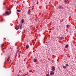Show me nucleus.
I'll list each match as a JSON object with an SVG mask.
<instances>
[{"label":"nucleus","instance_id":"1","mask_svg":"<svg viewBox=\"0 0 76 76\" xmlns=\"http://www.w3.org/2000/svg\"><path fill=\"white\" fill-rule=\"evenodd\" d=\"M5 13L7 15H9L11 14V11L10 10V11H7L5 12Z\"/></svg>","mask_w":76,"mask_h":76},{"label":"nucleus","instance_id":"2","mask_svg":"<svg viewBox=\"0 0 76 76\" xmlns=\"http://www.w3.org/2000/svg\"><path fill=\"white\" fill-rule=\"evenodd\" d=\"M52 71H54L56 70V69H55V67L54 66H53L52 68Z\"/></svg>","mask_w":76,"mask_h":76},{"label":"nucleus","instance_id":"3","mask_svg":"<svg viewBox=\"0 0 76 76\" xmlns=\"http://www.w3.org/2000/svg\"><path fill=\"white\" fill-rule=\"evenodd\" d=\"M54 73L53 71H51L50 73V75L51 76H53V75H54Z\"/></svg>","mask_w":76,"mask_h":76},{"label":"nucleus","instance_id":"4","mask_svg":"<svg viewBox=\"0 0 76 76\" xmlns=\"http://www.w3.org/2000/svg\"><path fill=\"white\" fill-rule=\"evenodd\" d=\"M59 9H63V7H62V6L61 5V6H59Z\"/></svg>","mask_w":76,"mask_h":76},{"label":"nucleus","instance_id":"5","mask_svg":"<svg viewBox=\"0 0 76 76\" xmlns=\"http://www.w3.org/2000/svg\"><path fill=\"white\" fill-rule=\"evenodd\" d=\"M19 26H18L17 27H16L15 29H16V30H18L19 29Z\"/></svg>","mask_w":76,"mask_h":76},{"label":"nucleus","instance_id":"6","mask_svg":"<svg viewBox=\"0 0 76 76\" xmlns=\"http://www.w3.org/2000/svg\"><path fill=\"white\" fill-rule=\"evenodd\" d=\"M63 39H64V37H61L59 38V39H60V40H62Z\"/></svg>","mask_w":76,"mask_h":76},{"label":"nucleus","instance_id":"7","mask_svg":"<svg viewBox=\"0 0 76 76\" xmlns=\"http://www.w3.org/2000/svg\"><path fill=\"white\" fill-rule=\"evenodd\" d=\"M68 47H69V45L67 44L65 46V48H68Z\"/></svg>","mask_w":76,"mask_h":76},{"label":"nucleus","instance_id":"8","mask_svg":"<svg viewBox=\"0 0 76 76\" xmlns=\"http://www.w3.org/2000/svg\"><path fill=\"white\" fill-rule=\"evenodd\" d=\"M66 27L67 28H69L70 27V25H68L66 26Z\"/></svg>","mask_w":76,"mask_h":76},{"label":"nucleus","instance_id":"9","mask_svg":"<svg viewBox=\"0 0 76 76\" xmlns=\"http://www.w3.org/2000/svg\"><path fill=\"white\" fill-rule=\"evenodd\" d=\"M26 48H29V45H27L26 46Z\"/></svg>","mask_w":76,"mask_h":76},{"label":"nucleus","instance_id":"10","mask_svg":"<svg viewBox=\"0 0 76 76\" xmlns=\"http://www.w3.org/2000/svg\"><path fill=\"white\" fill-rule=\"evenodd\" d=\"M21 10H17V12H20Z\"/></svg>","mask_w":76,"mask_h":76},{"label":"nucleus","instance_id":"11","mask_svg":"<svg viewBox=\"0 0 76 76\" xmlns=\"http://www.w3.org/2000/svg\"><path fill=\"white\" fill-rule=\"evenodd\" d=\"M21 22H22V23H23L24 22V20L22 19Z\"/></svg>","mask_w":76,"mask_h":76},{"label":"nucleus","instance_id":"12","mask_svg":"<svg viewBox=\"0 0 76 76\" xmlns=\"http://www.w3.org/2000/svg\"><path fill=\"white\" fill-rule=\"evenodd\" d=\"M30 13H31V12H30V11H28V14L29 15Z\"/></svg>","mask_w":76,"mask_h":76},{"label":"nucleus","instance_id":"13","mask_svg":"<svg viewBox=\"0 0 76 76\" xmlns=\"http://www.w3.org/2000/svg\"><path fill=\"white\" fill-rule=\"evenodd\" d=\"M67 1L66 0H64V3H65V4H66L67 3Z\"/></svg>","mask_w":76,"mask_h":76},{"label":"nucleus","instance_id":"14","mask_svg":"<svg viewBox=\"0 0 76 76\" xmlns=\"http://www.w3.org/2000/svg\"><path fill=\"white\" fill-rule=\"evenodd\" d=\"M34 62H35L36 61H37V59H34Z\"/></svg>","mask_w":76,"mask_h":76},{"label":"nucleus","instance_id":"15","mask_svg":"<svg viewBox=\"0 0 76 76\" xmlns=\"http://www.w3.org/2000/svg\"><path fill=\"white\" fill-rule=\"evenodd\" d=\"M63 67L64 69H66V66H63Z\"/></svg>","mask_w":76,"mask_h":76},{"label":"nucleus","instance_id":"16","mask_svg":"<svg viewBox=\"0 0 76 76\" xmlns=\"http://www.w3.org/2000/svg\"><path fill=\"white\" fill-rule=\"evenodd\" d=\"M29 71L30 72H32V70H29Z\"/></svg>","mask_w":76,"mask_h":76},{"label":"nucleus","instance_id":"17","mask_svg":"<svg viewBox=\"0 0 76 76\" xmlns=\"http://www.w3.org/2000/svg\"><path fill=\"white\" fill-rule=\"evenodd\" d=\"M7 59H8V60H10V57L8 56V58Z\"/></svg>","mask_w":76,"mask_h":76},{"label":"nucleus","instance_id":"18","mask_svg":"<svg viewBox=\"0 0 76 76\" xmlns=\"http://www.w3.org/2000/svg\"><path fill=\"white\" fill-rule=\"evenodd\" d=\"M19 27H20V28L21 29V27H22V26L20 25H19Z\"/></svg>","mask_w":76,"mask_h":76},{"label":"nucleus","instance_id":"19","mask_svg":"<svg viewBox=\"0 0 76 76\" xmlns=\"http://www.w3.org/2000/svg\"><path fill=\"white\" fill-rule=\"evenodd\" d=\"M51 61H52V62L54 63V61L52 60Z\"/></svg>","mask_w":76,"mask_h":76},{"label":"nucleus","instance_id":"20","mask_svg":"<svg viewBox=\"0 0 76 76\" xmlns=\"http://www.w3.org/2000/svg\"><path fill=\"white\" fill-rule=\"evenodd\" d=\"M66 66H69V65H68V64H66Z\"/></svg>","mask_w":76,"mask_h":76},{"label":"nucleus","instance_id":"21","mask_svg":"<svg viewBox=\"0 0 76 76\" xmlns=\"http://www.w3.org/2000/svg\"><path fill=\"white\" fill-rule=\"evenodd\" d=\"M2 21H3V20H0V22H2Z\"/></svg>","mask_w":76,"mask_h":76},{"label":"nucleus","instance_id":"22","mask_svg":"<svg viewBox=\"0 0 76 76\" xmlns=\"http://www.w3.org/2000/svg\"><path fill=\"white\" fill-rule=\"evenodd\" d=\"M46 76H49V74H47L46 75Z\"/></svg>","mask_w":76,"mask_h":76},{"label":"nucleus","instance_id":"23","mask_svg":"<svg viewBox=\"0 0 76 76\" xmlns=\"http://www.w3.org/2000/svg\"><path fill=\"white\" fill-rule=\"evenodd\" d=\"M7 61H9V59H7Z\"/></svg>","mask_w":76,"mask_h":76},{"label":"nucleus","instance_id":"24","mask_svg":"<svg viewBox=\"0 0 76 76\" xmlns=\"http://www.w3.org/2000/svg\"><path fill=\"white\" fill-rule=\"evenodd\" d=\"M1 46H2V47H3V44L2 45H1Z\"/></svg>","mask_w":76,"mask_h":76},{"label":"nucleus","instance_id":"25","mask_svg":"<svg viewBox=\"0 0 76 76\" xmlns=\"http://www.w3.org/2000/svg\"><path fill=\"white\" fill-rule=\"evenodd\" d=\"M19 51V50H17V51Z\"/></svg>","mask_w":76,"mask_h":76},{"label":"nucleus","instance_id":"26","mask_svg":"<svg viewBox=\"0 0 76 76\" xmlns=\"http://www.w3.org/2000/svg\"><path fill=\"white\" fill-rule=\"evenodd\" d=\"M12 64V63H11V64Z\"/></svg>","mask_w":76,"mask_h":76}]
</instances>
